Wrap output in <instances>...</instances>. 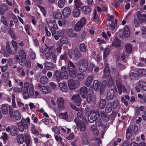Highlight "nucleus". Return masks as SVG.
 <instances>
[{
  "mask_svg": "<svg viewBox=\"0 0 146 146\" xmlns=\"http://www.w3.org/2000/svg\"><path fill=\"white\" fill-rule=\"evenodd\" d=\"M19 56L24 59H26V56L25 51L22 50H20L19 51Z\"/></svg>",
  "mask_w": 146,
  "mask_h": 146,
  "instance_id": "obj_41",
  "label": "nucleus"
},
{
  "mask_svg": "<svg viewBox=\"0 0 146 146\" xmlns=\"http://www.w3.org/2000/svg\"><path fill=\"white\" fill-rule=\"evenodd\" d=\"M125 48L126 51L128 53H131L132 51V45L127 43L125 45Z\"/></svg>",
  "mask_w": 146,
  "mask_h": 146,
  "instance_id": "obj_34",
  "label": "nucleus"
},
{
  "mask_svg": "<svg viewBox=\"0 0 146 146\" xmlns=\"http://www.w3.org/2000/svg\"><path fill=\"white\" fill-rule=\"evenodd\" d=\"M138 84L140 87L144 91H146V83L142 81H139Z\"/></svg>",
  "mask_w": 146,
  "mask_h": 146,
  "instance_id": "obj_40",
  "label": "nucleus"
},
{
  "mask_svg": "<svg viewBox=\"0 0 146 146\" xmlns=\"http://www.w3.org/2000/svg\"><path fill=\"white\" fill-rule=\"evenodd\" d=\"M66 2V0H59L58 2V6L60 8H63Z\"/></svg>",
  "mask_w": 146,
  "mask_h": 146,
  "instance_id": "obj_38",
  "label": "nucleus"
},
{
  "mask_svg": "<svg viewBox=\"0 0 146 146\" xmlns=\"http://www.w3.org/2000/svg\"><path fill=\"white\" fill-rule=\"evenodd\" d=\"M25 59L20 58L19 61V63L20 65L23 66H26V61Z\"/></svg>",
  "mask_w": 146,
  "mask_h": 146,
  "instance_id": "obj_59",
  "label": "nucleus"
},
{
  "mask_svg": "<svg viewBox=\"0 0 146 146\" xmlns=\"http://www.w3.org/2000/svg\"><path fill=\"white\" fill-rule=\"evenodd\" d=\"M79 50L81 52L85 53L87 51V48L84 43H81L79 45Z\"/></svg>",
  "mask_w": 146,
  "mask_h": 146,
  "instance_id": "obj_31",
  "label": "nucleus"
},
{
  "mask_svg": "<svg viewBox=\"0 0 146 146\" xmlns=\"http://www.w3.org/2000/svg\"><path fill=\"white\" fill-rule=\"evenodd\" d=\"M116 83L117 86L122 85L121 80L119 77H117L116 78Z\"/></svg>",
  "mask_w": 146,
  "mask_h": 146,
  "instance_id": "obj_58",
  "label": "nucleus"
},
{
  "mask_svg": "<svg viewBox=\"0 0 146 146\" xmlns=\"http://www.w3.org/2000/svg\"><path fill=\"white\" fill-rule=\"evenodd\" d=\"M15 117V119L17 120H20L21 118L20 114L19 111L15 110L14 113V117Z\"/></svg>",
  "mask_w": 146,
  "mask_h": 146,
  "instance_id": "obj_37",
  "label": "nucleus"
},
{
  "mask_svg": "<svg viewBox=\"0 0 146 146\" xmlns=\"http://www.w3.org/2000/svg\"><path fill=\"white\" fill-rule=\"evenodd\" d=\"M59 86L60 89L62 92H66L67 91L68 88L66 83H60Z\"/></svg>",
  "mask_w": 146,
  "mask_h": 146,
  "instance_id": "obj_22",
  "label": "nucleus"
},
{
  "mask_svg": "<svg viewBox=\"0 0 146 146\" xmlns=\"http://www.w3.org/2000/svg\"><path fill=\"white\" fill-rule=\"evenodd\" d=\"M106 101L105 99H101L99 103V106L101 109L104 108L106 104Z\"/></svg>",
  "mask_w": 146,
  "mask_h": 146,
  "instance_id": "obj_27",
  "label": "nucleus"
},
{
  "mask_svg": "<svg viewBox=\"0 0 146 146\" xmlns=\"http://www.w3.org/2000/svg\"><path fill=\"white\" fill-rule=\"evenodd\" d=\"M59 116L60 118L64 119H67L68 117L67 114L66 112L64 113H60L59 114Z\"/></svg>",
  "mask_w": 146,
  "mask_h": 146,
  "instance_id": "obj_55",
  "label": "nucleus"
},
{
  "mask_svg": "<svg viewBox=\"0 0 146 146\" xmlns=\"http://www.w3.org/2000/svg\"><path fill=\"white\" fill-rule=\"evenodd\" d=\"M11 43L15 51H17L18 50V45L16 42L14 40H12Z\"/></svg>",
  "mask_w": 146,
  "mask_h": 146,
  "instance_id": "obj_53",
  "label": "nucleus"
},
{
  "mask_svg": "<svg viewBox=\"0 0 146 146\" xmlns=\"http://www.w3.org/2000/svg\"><path fill=\"white\" fill-rule=\"evenodd\" d=\"M94 15L93 19L94 21L96 23H98L99 22V18L98 17L96 16V10H94L93 12Z\"/></svg>",
  "mask_w": 146,
  "mask_h": 146,
  "instance_id": "obj_56",
  "label": "nucleus"
},
{
  "mask_svg": "<svg viewBox=\"0 0 146 146\" xmlns=\"http://www.w3.org/2000/svg\"><path fill=\"white\" fill-rule=\"evenodd\" d=\"M79 62L81 65L88 67V61L86 58H84L83 59L80 60Z\"/></svg>",
  "mask_w": 146,
  "mask_h": 146,
  "instance_id": "obj_35",
  "label": "nucleus"
},
{
  "mask_svg": "<svg viewBox=\"0 0 146 146\" xmlns=\"http://www.w3.org/2000/svg\"><path fill=\"white\" fill-rule=\"evenodd\" d=\"M18 130L16 127L11 126V129L10 132V134L13 136H15L17 135Z\"/></svg>",
  "mask_w": 146,
  "mask_h": 146,
  "instance_id": "obj_32",
  "label": "nucleus"
},
{
  "mask_svg": "<svg viewBox=\"0 0 146 146\" xmlns=\"http://www.w3.org/2000/svg\"><path fill=\"white\" fill-rule=\"evenodd\" d=\"M84 122V121H82V122H80L79 124H77V126L82 131H84L86 129V127Z\"/></svg>",
  "mask_w": 146,
  "mask_h": 146,
  "instance_id": "obj_26",
  "label": "nucleus"
},
{
  "mask_svg": "<svg viewBox=\"0 0 146 146\" xmlns=\"http://www.w3.org/2000/svg\"><path fill=\"white\" fill-rule=\"evenodd\" d=\"M137 18L140 23L146 22V15L143 14L142 15L141 12L138 11L137 12Z\"/></svg>",
  "mask_w": 146,
  "mask_h": 146,
  "instance_id": "obj_7",
  "label": "nucleus"
},
{
  "mask_svg": "<svg viewBox=\"0 0 146 146\" xmlns=\"http://www.w3.org/2000/svg\"><path fill=\"white\" fill-rule=\"evenodd\" d=\"M29 84L27 82H25L24 83V86L21 88V90L23 92L27 91Z\"/></svg>",
  "mask_w": 146,
  "mask_h": 146,
  "instance_id": "obj_39",
  "label": "nucleus"
},
{
  "mask_svg": "<svg viewBox=\"0 0 146 146\" xmlns=\"http://www.w3.org/2000/svg\"><path fill=\"white\" fill-rule=\"evenodd\" d=\"M9 32L11 35L12 38L13 40H15L16 39V37L14 34V33L13 31V28H9Z\"/></svg>",
  "mask_w": 146,
  "mask_h": 146,
  "instance_id": "obj_49",
  "label": "nucleus"
},
{
  "mask_svg": "<svg viewBox=\"0 0 146 146\" xmlns=\"http://www.w3.org/2000/svg\"><path fill=\"white\" fill-rule=\"evenodd\" d=\"M60 58L62 60L66 61L67 60L66 52H64L63 54L61 55L60 56Z\"/></svg>",
  "mask_w": 146,
  "mask_h": 146,
  "instance_id": "obj_54",
  "label": "nucleus"
},
{
  "mask_svg": "<svg viewBox=\"0 0 146 146\" xmlns=\"http://www.w3.org/2000/svg\"><path fill=\"white\" fill-rule=\"evenodd\" d=\"M73 52L74 55V59L75 60H78L81 57L82 54L77 49H74Z\"/></svg>",
  "mask_w": 146,
  "mask_h": 146,
  "instance_id": "obj_10",
  "label": "nucleus"
},
{
  "mask_svg": "<svg viewBox=\"0 0 146 146\" xmlns=\"http://www.w3.org/2000/svg\"><path fill=\"white\" fill-rule=\"evenodd\" d=\"M25 142L27 146H29L31 142V140L28 136H27V137H25Z\"/></svg>",
  "mask_w": 146,
  "mask_h": 146,
  "instance_id": "obj_63",
  "label": "nucleus"
},
{
  "mask_svg": "<svg viewBox=\"0 0 146 146\" xmlns=\"http://www.w3.org/2000/svg\"><path fill=\"white\" fill-rule=\"evenodd\" d=\"M114 83L113 79L110 78L108 79L107 82V86L109 87H111L113 85Z\"/></svg>",
  "mask_w": 146,
  "mask_h": 146,
  "instance_id": "obj_46",
  "label": "nucleus"
},
{
  "mask_svg": "<svg viewBox=\"0 0 146 146\" xmlns=\"http://www.w3.org/2000/svg\"><path fill=\"white\" fill-rule=\"evenodd\" d=\"M67 68L68 70L70 76L73 78H75L76 76L74 69L70 68L69 66H67Z\"/></svg>",
  "mask_w": 146,
  "mask_h": 146,
  "instance_id": "obj_15",
  "label": "nucleus"
},
{
  "mask_svg": "<svg viewBox=\"0 0 146 146\" xmlns=\"http://www.w3.org/2000/svg\"><path fill=\"white\" fill-rule=\"evenodd\" d=\"M17 126L19 130L23 132L25 129H27L28 126L25 119H22L21 121L17 123Z\"/></svg>",
  "mask_w": 146,
  "mask_h": 146,
  "instance_id": "obj_3",
  "label": "nucleus"
},
{
  "mask_svg": "<svg viewBox=\"0 0 146 146\" xmlns=\"http://www.w3.org/2000/svg\"><path fill=\"white\" fill-rule=\"evenodd\" d=\"M130 35V31L128 27L127 26H125L124 28L123 35V36L125 37H129Z\"/></svg>",
  "mask_w": 146,
  "mask_h": 146,
  "instance_id": "obj_21",
  "label": "nucleus"
},
{
  "mask_svg": "<svg viewBox=\"0 0 146 146\" xmlns=\"http://www.w3.org/2000/svg\"><path fill=\"white\" fill-rule=\"evenodd\" d=\"M74 16L75 17H77L80 15V11L79 9H76L74 11Z\"/></svg>",
  "mask_w": 146,
  "mask_h": 146,
  "instance_id": "obj_52",
  "label": "nucleus"
},
{
  "mask_svg": "<svg viewBox=\"0 0 146 146\" xmlns=\"http://www.w3.org/2000/svg\"><path fill=\"white\" fill-rule=\"evenodd\" d=\"M81 100L80 96L79 94H74L71 98L72 100H75L74 103L76 106L78 107L81 105Z\"/></svg>",
  "mask_w": 146,
  "mask_h": 146,
  "instance_id": "obj_6",
  "label": "nucleus"
},
{
  "mask_svg": "<svg viewBox=\"0 0 146 146\" xmlns=\"http://www.w3.org/2000/svg\"><path fill=\"white\" fill-rule=\"evenodd\" d=\"M123 0H116L115 1L113 2V5L115 7H117L123 2Z\"/></svg>",
  "mask_w": 146,
  "mask_h": 146,
  "instance_id": "obj_61",
  "label": "nucleus"
},
{
  "mask_svg": "<svg viewBox=\"0 0 146 146\" xmlns=\"http://www.w3.org/2000/svg\"><path fill=\"white\" fill-rule=\"evenodd\" d=\"M93 80V77L92 76H88L87 78L85 81V85L89 87Z\"/></svg>",
  "mask_w": 146,
  "mask_h": 146,
  "instance_id": "obj_23",
  "label": "nucleus"
},
{
  "mask_svg": "<svg viewBox=\"0 0 146 146\" xmlns=\"http://www.w3.org/2000/svg\"><path fill=\"white\" fill-rule=\"evenodd\" d=\"M53 16L54 18L55 19H61L62 17L61 14L58 12H56L54 13Z\"/></svg>",
  "mask_w": 146,
  "mask_h": 146,
  "instance_id": "obj_44",
  "label": "nucleus"
},
{
  "mask_svg": "<svg viewBox=\"0 0 146 146\" xmlns=\"http://www.w3.org/2000/svg\"><path fill=\"white\" fill-rule=\"evenodd\" d=\"M86 20L84 18H82L80 21H78L75 25L74 30L76 32L80 31L81 29L85 24Z\"/></svg>",
  "mask_w": 146,
  "mask_h": 146,
  "instance_id": "obj_4",
  "label": "nucleus"
},
{
  "mask_svg": "<svg viewBox=\"0 0 146 146\" xmlns=\"http://www.w3.org/2000/svg\"><path fill=\"white\" fill-rule=\"evenodd\" d=\"M68 35L70 38L76 37L77 36V35L76 33L73 32V30L72 29H69L68 31Z\"/></svg>",
  "mask_w": 146,
  "mask_h": 146,
  "instance_id": "obj_16",
  "label": "nucleus"
},
{
  "mask_svg": "<svg viewBox=\"0 0 146 146\" xmlns=\"http://www.w3.org/2000/svg\"><path fill=\"white\" fill-rule=\"evenodd\" d=\"M121 42L117 37L115 39L114 42H113L112 45L117 47H119L120 46Z\"/></svg>",
  "mask_w": 146,
  "mask_h": 146,
  "instance_id": "obj_33",
  "label": "nucleus"
},
{
  "mask_svg": "<svg viewBox=\"0 0 146 146\" xmlns=\"http://www.w3.org/2000/svg\"><path fill=\"white\" fill-rule=\"evenodd\" d=\"M126 136L128 139H129L131 136L132 135V130L131 128H128L127 129Z\"/></svg>",
  "mask_w": 146,
  "mask_h": 146,
  "instance_id": "obj_45",
  "label": "nucleus"
},
{
  "mask_svg": "<svg viewBox=\"0 0 146 146\" xmlns=\"http://www.w3.org/2000/svg\"><path fill=\"white\" fill-rule=\"evenodd\" d=\"M82 11L86 14H89L91 12V9L89 7L87 6L82 7Z\"/></svg>",
  "mask_w": 146,
  "mask_h": 146,
  "instance_id": "obj_28",
  "label": "nucleus"
},
{
  "mask_svg": "<svg viewBox=\"0 0 146 146\" xmlns=\"http://www.w3.org/2000/svg\"><path fill=\"white\" fill-rule=\"evenodd\" d=\"M58 104L61 110L64 109V100L62 97H60L58 99Z\"/></svg>",
  "mask_w": 146,
  "mask_h": 146,
  "instance_id": "obj_17",
  "label": "nucleus"
},
{
  "mask_svg": "<svg viewBox=\"0 0 146 146\" xmlns=\"http://www.w3.org/2000/svg\"><path fill=\"white\" fill-rule=\"evenodd\" d=\"M80 94H82L83 93L87 94V88L85 86H83L81 88L80 90Z\"/></svg>",
  "mask_w": 146,
  "mask_h": 146,
  "instance_id": "obj_47",
  "label": "nucleus"
},
{
  "mask_svg": "<svg viewBox=\"0 0 146 146\" xmlns=\"http://www.w3.org/2000/svg\"><path fill=\"white\" fill-rule=\"evenodd\" d=\"M6 49L9 54L12 53V50L9 42H7L6 44Z\"/></svg>",
  "mask_w": 146,
  "mask_h": 146,
  "instance_id": "obj_51",
  "label": "nucleus"
},
{
  "mask_svg": "<svg viewBox=\"0 0 146 146\" xmlns=\"http://www.w3.org/2000/svg\"><path fill=\"white\" fill-rule=\"evenodd\" d=\"M31 129L32 133L33 134H36V135H38L39 134L38 132V131L36 129L35 125H34L32 124Z\"/></svg>",
  "mask_w": 146,
  "mask_h": 146,
  "instance_id": "obj_50",
  "label": "nucleus"
},
{
  "mask_svg": "<svg viewBox=\"0 0 146 146\" xmlns=\"http://www.w3.org/2000/svg\"><path fill=\"white\" fill-rule=\"evenodd\" d=\"M76 76L78 80L80 81L83 80L84 78V74H83L82 73H78L77 74Z\"/></svg>",
  "mask_w": 146,
  "mask_h": 146,
  "instance_id": "obj_48",
  "label": "nucleus"
},
{
  "mask_svg": "<svg viewBox=\"0 0 146 146\" xmlns=\"http://www.w3.org/2000/svg\"><path fill=\"white\" fill-rule=\"evenodd\" d=\"M107 86V82L106 80H103L102 82L101 87L100 88V92L101 94L103 93L104 90V88Z\"/></svg>",
  "mask_w": 146,
  "mask_h": 146,
  "instance_id": "obj_30",
  "label": "nucleus"
},
{
  "mask_svg": "<svg viewBox=\"0 0 146 146\" xmlns=\"http://www.w3.org/2000/svg\"><path fill=\"white\" fill-rule=\"evenodd\" d=\"M142 35L143 38H146V29L145 27H143L142 28Z\"/></svg>",
  "mask_w": 146,
  "mask_h": 146,
  "instance_id": "obj_64",
  "label": "nucleus"
},
{
  "mask_svg": "<svg viewBox=\"0 0 146 146\" xmlns=\"http://www.w3.org/2000/svg\"><path fill=\"white\" fill-rule=\"evenodd\" d=\"M8 7L6 5L3 4L0 7V14L1 15H3L8 10Z\"/></svg>",
  "mask_w": 146,
  "mask_h": 146,
  "instance_id": "obj_18",
  "label": "nucleus"
},
{
  "mask_svg": "<svg viewBox=\"0 0 146 146\" xmlns=\"http://www.w3.org/2000/svg\"><path fill=\"white\" fill-rule=\"evenodd\" d=\"M83 111L78 112L77 113V117L79 120L81 121H84L85 122H87V120L85 117L83 116L82 115Z\"/></svg>",
  "mask_w": 146,
  "mask_h": 146,
  "instance_id": "obj_14",
  "label": "nucleus"
},
{
  "mask_svg": "<svg viewBox=\"0 0 146 146\" xmlns=\"http://www.w3.org/2000/svg\"><path fill=\"white\" fill-rule=\"evenodd\" d=\"M56 80L59 82L61 80L66 79L68 78V75L66 71L59 72L58 71L56 70L54 73Z\"/></svg>",
  "mask_w": 146,
  "mask_h": 146,
  "instance_id": "obj_1",
  "label": "nucleus"
},
{
  "mask_svg": "<svg viewBox=\"0 0 146 146\" xmlns=\"http://www.w3.org/2000/svg\"><path fill=\"white\" fill-rule=\"evenodd\" d=\"M87 68V67H86L82 65H80L79 67L80 70L81 72H84L86 70Z\"/></svg>",
  "mask_w": 146,
  "mask_h": 146,
  "instance_id": "obj_62",
  "label": "nucleus"
},
{
  "mask_svg": "<svg viewBox=\"0 0 146 146\" xmlns=\"http://www.w3.org/2000/svg\"><path fill=\"white\" fill-rule=\"evenodd\" d=\"M17 142L20 144H23L24 141V138L23 134H21L18 135L17 137Z\"/></svg>",
  "mask_w": 146,
  "mask_h": 146,
  "instance_id": "obj_20",
  "label": "nucleus"
},
{
  "mask_svg": "<svg viewBox=\"0 0 146 146\" xmlns=\"http://www.w3.org/2000/svg\"><path fill=\"white\" fill-rule=\"evenodd\" d=\"M110 74V70L108 64H106L104 69V74L103 78L104 79L109 77Z\"/></svg>",
  "mask_w": 146,
  "mask_h": 146,
  "instance_id": "obj_9",
  "label": "nucleus"
},
{
  "mask_svg": "<svg viewBox=\"0 0 146 146\" xmlns=\"http://www.w3.org/2000/svg\"><path fill=\"white\" fill-rule=\"evenodd\" d=\"M131 79L133 80H137L139 79V75L135 73L131 72L130 74Z\"/></svg>",
  "mask_w": 146,
  "mask_h": 146,
  "instance_id": "obj_36",
  "label": "nucleus"
},
{
  "mask_svg": "<svg viewBox=\"0 0 146 146\" xmlns=\"http://www.w3.org/2000/svg\"><path fill=\"white\" fill-rule=\"evenodd\" d=\"M112 104L110 102H108L105 108V111L107 113H110L112 110Z\"/></svg>",
  "mask_w": 146,
  "mask_h": 146,
  "instance_id": "obj_13",
  "label": "nucleus"
},
{
  "mask_svg": "<svg viewBox=\"0 0 146 146\" xmlns=\"http://www.w3.org/2000/svg\"><path fill=\"white\" fill-rule=\"evenodd\" d=\"M74 3L76 6L80 7L82 5V3L80 0H76L74 1Z\"/></svg>",
  "mask_w": 146,
  "mask_h": 146,
  "instance_id": "obj_60",
  "label": "nucleus"
},
{
  "mask_svg": "<svg viewBox=\"0 0 146 146\" xmlns=\"http://www.w3.org/2000/svg\"><path fill=\"white\" fill-rule=\"evenodd\" d=\"M71 12V10L68 7H66L62 11V13L64 16L66 18H68L70 15Z\"/></svg>",
  "mask_w": 146,
  "mask_h": 146,
  "instance_id": "obj_11",
  "label": "nucleus"
},
{
  "mask_svg": "<svg viewBox=\"0 0 146 146\" xmlns=\"http://www.w3.org/2000/svg\"><path fill=\"white\" fill-rule=\"evenodd\" d=\"M37 88L40 89L43 94H46L51 92L50 88L49 86H45L39 84H38Z\"/></svg>",
  "mask_w": 146,
  "mask_h": 146,
  "instance_id": "obj_5",
  "label": "nucleus"
},
{
  "mask_svg": "<svg viewBox=\"0 0 146 146\" xmlns=\"http://www.w3.org/2000/svg\"><path fill=\"white\" fill-rule=\"evenodd\" d=\"M137 72L141 76H143L146 75V70L144 69H139Z\"/></svg>",
  "mask_w": 146,
  "mask_h": 146,
  "instance_id": "obj_42",
  "label": "nucleus"
},
{
  "mask_svg": "<svg viewBox=\"0 0 146 146\" xmlns=\"http://www.w3.org/2000/svg\"><path fill=\"white\" fill-rule=\"evenodd\" d=\"M58 25L60 27L62 26L63 25L65 26L66 24V20L63 19L62 21H59Z\"/></svg>",
  "mask_w": 146,
  "mask_h": 146,
  "instance_id": "obj_57",
  "label": "nucleus"
},
{
  "mask_svg": "<svg viewBox=\"0 0 146 146\" xmlns=\"http://www.w3.org/2000/svg\"><path fill=\"white\" fill-rule=\"evenodd\" d=\"M80 82L78 80L75 81L72 79H70L68 81V85L71 90H75L79 86Z\"/></svg>",
  "mask_w": 146,
  "mask_h": 146,
  "instance_id": "obj_2",
  "label": "nucleus"
},
{
  "mask_svg": "<svg viewBox=\"0 0 146 146\" xmlns=\"http://www.w3.org/2000/svg\"><path fill=\"white\" fill-rule=\"evenodd\" d=\"M29 93L30 95L32 96L34 95V88L33 85L32 84H29Z\"/></svg>",
  "mask_w": 146,
  "mask_h": 146,
  "instance_id": "obj_43",
  "label": "nucleus"
},
{
  "mask_svg": "<svg viewBox=\"0 0 146 146\" xmlns=\"http://www.w3.org/2000/svg\"><path fill=\"white\" fill-rule=\"evenodd\" d=\"M101 85V83L98 80H95L94 81L93 84V87L94 89L96 90L98 89H100V87Z\"/></svg>",
  "mask_w": 146,
  "mask_h": 146,
  "instance_id": "obj_24",
  "label": "nucleus"
},
{
  "mask_svg": "<svg viewBox=\"0 0 146 146\" xmlns=\"http://www.w3.org/2000/svg\"><path fill=\"white\" fill-rule=\"evenodd\" d=\"M48 78L45 76H43L40 78V82L42 84H46L48 83Z\"/></svg>",
  "mask_w": 146,
  "mask_h": 146,
  "instance_id": "obj_29",
  "label": "nucleus"
},
{
  "mask_svg": "<svg viewBox=\"0 0 146 146\" xmlns=\"http://www.w3.org/2000/svg\"><path fill=\"white\" fill-rule=\"evenodd\" d=\"M115 90L114 89H111L107 92L106 96L107 99L108 100H112L115 95Z\"/></svg>",
  "mask_w": 146,
  "mask_h": 146,
  "instance_id": "obj_8",
  "label": "nucleus"
},
{
  "mask_svg": "<svg viewBox=\"0 0 146 146\" xmlns=\"http://www.w3.org/2000/svg\"><path fill=\"white\" fill-rule=\"evenodd\" d=\"M44 65L46 68L48 70H50L54 68V65L52 63L50 62H46Z\"/></svg>",
  "mask_w": 146,
  "mask_h": 146,
  "instance_id": "obj_19",
  "label": "nucleus"
},
{
  "mask_svg": "<svg viewBox=\"0 0 146 146\" xmlns=\"http://www.w3.org/2000/svg\"><path fill=\"white\" fill-rule=\"evenodd\" d=\"M95 121L96 125L97 127L101 126L103 128H105V126L103 124L102 121L100 117H97L95 119Z\"/></svg>",
  "mask_w": 146,
  "mask_h": 146,
  "instance_id": "obj_12",
  "label": "nucleus"
},
{
  "mask_svg": "<svg viewBox=\"0 0 146 146\" xmlns=\"http://www.w3.org/2000/svg\"><path fill=\"white\" fill-rule=\"evenodd\" d=\"M2 111L4 115L7 114L8 112V108L7 104H6L2 105L1 107Z\"/></svg>",
  "mask_w": 146,
  "mask_h": 146,
  "instance_id": "obj_25",
  "label": "nucleus"
}]
</instances>
